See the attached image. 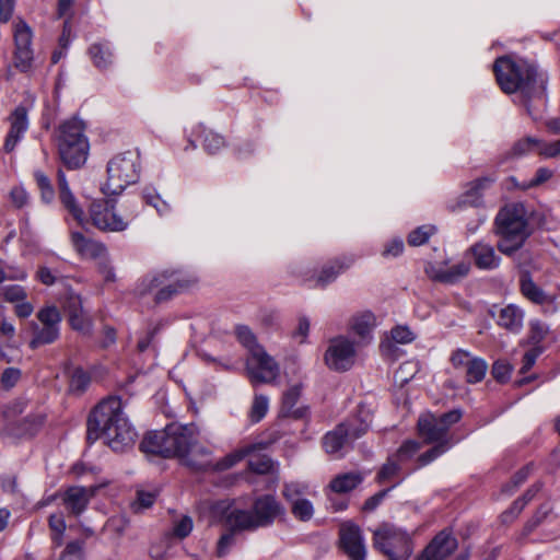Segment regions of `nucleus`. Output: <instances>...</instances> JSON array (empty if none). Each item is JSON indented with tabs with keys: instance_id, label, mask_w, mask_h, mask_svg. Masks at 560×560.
<instances>
[{
	"instance_id": "1",
	"label": "nucleus",
	"mask_w": 560,
	"mask_h": 560,
	"mask_svg": "<svg viewBox=\"0 0 560 560\" xmlns=\"http://www.w3.org/2000/svg\"><path fill=\"white\" fill-rule=\"evenodd\" d=\"M140 448L145 454L178 457L185 465L195 469L211 467L222 471L250 455L256 445L244 446L213 463L211 450L199 441V431L195 424L171 423L161 431L149 432L141 441Z\"/></svg>"
},
{
	"instance_id": "2",
	"label": "nucleus",
	"mask_w": 560,
	"mask_h": 560,
	"mask_svg": "<svg viewBox=\"0 0 560 560\" xmlns=\"http://www.w3.org/2000/svg\"><path fill=\"white\" fill-rule=\"evenodd\" d=\"M102 433L114 452L130 450L137 439V432L122 412V402L118 397H108L101 401L88 420V440L95 441Z\"/></svg>"
},
{
	"instance_id": "3",
	"label": "nucleus",
	"mask_w": 560,
	"mask_h": 560,
	"mask_svg": "<svg viewBox=\"0 0 560 560\" xmlns=\"http://www.w3.org/2000/svg\"><path fill=\"white\" fill-rule=\"evenodd\" d=\"M493 232L502 254L511 256L521 249L532 233L525 206L521 202L504 206L494 219Z\"/></svg>"
},
{
	"instance_id": "4",
	"label": "nucleus",
	"mask_w": 560,
	"mask_h": 560,
	"mask_svg": "<svg viewBox=\"0 0 560 560\" xmlns=\"http://www.w3.org/2000/svg\"><path fill=\"white\" fill-rule=\"evenodd\" d=\"M460 418L462 412L459 410H452L440 417L425 413L419 418L418 429L420 435L425 439L427 442L439 443L420 456L422 465L431 463L448 450V429L451 425L458 422Z\"/></svg>"
},
{
	"instance_id": "5",
	"label": "nucleus",
	"mask_w": 560,
	"mask_h": 560,
	"mask_svg": "<svg viewBox=\"0 0 560 560\" xmlns=\"http://www.w3.org/2000/svg\"><path fill=\"white\" fill-rule=\"evenodd\" d=\"M141 174V158L137 150H128L113 156L107 163V179L102 191L107 196L119 195L136 184Z\"/></svg>"
},
{
	"instance_id": "6",
	"label": "nucleus",
	"mask_w": 560,
	"mask_h": 560,
	"mask_svg": "<svg viewBox=\"0 0 560 560\" xmlns=\"http://www.w3.org/2000/svg\"><path fill=\"white\" fill-rule=\"evenodd\" d=\"M89 148L82 120L72 118L60 125L58 151L61 161L69 168H78L85 163Z\"/></svg>"
},
{
	"instance_id": "7",
	"label": "nucleus",
	"mask_w": 560,
	"mask_h": 560,
	"mask_svg": "<svg viewBox=\"0 0 560 560\" xmlns=\"http://www.w3.org/2000/svg\"><path fill=\"white\" fill-rule=\"evenodd\" d=\"M373 547L388 560H408L413 551L409 533L388 523L373 532Z\"/></svg>"
},
{
	"instance_id": "8",
	"label": "nucleus",
	"mask_w": 560,
	"mask_h": 560,
	"mask_svg": "<svg viewBox=\"0 0 560 560\" xmlns=\"http://www.w3.org/2000/svg\"><path fill=\"white\" fill-rule=\"evenodd\" d=\"M360 415L363 416L360 427L354 428L353 421L341 422L325 434L323 447L327 454H340L348 442L359 439L369 431L373 418V408L370 405H361Z\"/></svg>"
},
{
	"instance_id": "9",
	"label": "nucleus",
	"mask_w": 560,
	"mask_h": 560,
	"mask_svg": "<svg viewBox=\"0 0 560 560\" xmlns=\"http://www.w3.org/2000/svg\"><path fill=\"white\" fill-rule=\"evenodd\" d=\"M187 285L188 282L182 280L178 272L164 270L143 277L135 291L139 296H144L156 290L155 300L162 302Z\"/></svg>"
},
{
	"instance_id": "10",
	"label": "nucleus",
	"mask_w": 560,
	"mask_h": 560,
	"mask_svg": "<svg viewBox=\"0 0 560 560\" xmlns=\"http://www.w3.org/2000/svg\"><path fill=\"white\" fill-rule=\"evenodd\" d=\"M497 81L505 93L523 89L533 78V70L523 62H515L510 57H500L493 65Z\"/></svg>"
},
{
	"instance_id": "11",
	"label": "nucleus",
	"mask_w": 560,
	"mask_h": 560,
	"mask_svg": "<svg viewBox=\"0 0 560 560\" xmlns=\"http://www.w3.org/2000/svg\"><path fill=\"white\" fill-rule=\"evenodd\" d=\"M38 322H31L33 338L30 341V348L36 349L44 345L56 341L59 337V326L61 316L55 306H46L38 311Z\"/></svg>"
},
{
	"instance_id": "12",
	"label": "nucleus",
	"mask_w": 560,
	"mask_h": 560,
	"mask_svg": "<svg viewBox=\"0 0 560 560\" xmlns=\"http://www.w3.org/2000/svg\"><path fill=\"white\" fill-rule=\"evenodd\" d=\"M246 375L253 386L273 384L279 376V365L264 348H254L246 360Z\"/></svg>"
},
{
	"instance_id": "13",
	"label": "nucleus",
	"mask_w": 560,
	"mask_h": 560,
	"mask_svg": "<svg viewBox=\"0 0 560 560\" xmlns=\"http://www.w3.org/2000/svg\"><path fill=\"white\" fill-rule=\"evenodd\" d=\"M89 217L92 224L104 232H121L131 221V218H122L118 214L114 203L106 199L94 200L90 206Z\"/></svg>"
},
{
	"instance_id": "14",
	"label": "nucleus",
	"mask_w": 560,
	"mask_h": 560,
	"mask_svg": "<svg viewBox=\"0 0 560 560\" xmlns=\"http://www.w3.org/2000/svg\"><path fill=\"white\" fill-rule=\"evenodd\" d=\"M354 342L346 336H338L329 341L325 352V363L335 371H347L355 361Z\"/></svg>"
},
{
	"instance_id": "15",
	"label": "nucleus",
	"mask_w": 560,
	"mask_h": 560,
	"mask_svg": "<svg viewBox=\"0 0 560 560\" xmlns=\"http://www.w3.org/2000/svg\"><path fill=\"white\" fill-rule=\"evenodd\" d=\"M450 361L455 370L465 375V380L468 383L481 382L488 370V364L483 359L475 357L464 349L455 350Z\"/></svg>"
},
{
	"instance_id": "16",
	"label": "nucleus",
	"mask_w": 560,
	"mask_h": 560,
	"mask_svg": "<svg viewBox=\"0 0 560 560\" xmlns=\"http://www.w3.org/2000/svg\"><path fill=\"white\" fill-rule=\"evenodd\" d=\"M13 35L15 42L14 66L20 71L26 72L33 62L32 30L24 21L19 20L14 23Z\"/></svg>"
},
{
	"instance_id": "17",
	"label": "nucleus",
	"mask_w": 560,
	"mask_h": 560,
	"mask_svg": "<svg viewBox=\"0 0 560 560\" xmlns=\"http://www.w3.org/2000/svg\"><path fill=\"white\" fill-rule=\"evenodd\" d=\"M308 490V486L303 482L285 483L282 494L291 503V512L295 518L306 522L314 515V506L312 502L302 498Z\"/></svg>"
},
{
	"instance_id": "18",
	"label": "nucleus",
	"mask_w": 560,
	"mask_h": 560,
	"mask_svg": "<svg viewBox=\"0 0 560 560\" xmlns=\"http://www.w3.org/2000/svg\"><path fill=\"white\" fill-rule=\"evenodd\" d=\"M252 510L258 528L270 526L277 518L285 514L283 505L270 494L258 497L254 501Z\"/></svg>"
},
{
	"instance_id": "19",
	"label": "nucleus",
	"mask_w": 560,
	"mask_h": 560,
	"mask_svg": "<svg viewBox=\"0 0 560 560\" xmlns=\"http://www.w3.org/2000/svg\"><path fill=\"white\" fill-rule=\"evenodd\" d=\"M339 535L341 547L351 560H365L366 547L361 529L357 525L342 524Z\"/></svg>"
},
{
	"instance_id": "20",
	"label": "nucleus",
	"mask_w": 560,
	"mask_h": 560,
	"mask_svg": "<svg viewBox=\"0 0 560 560\" xmlns=\"http://www.w3.org/2000/svg\"><path fill=\"white\" fill-rule=\"evenodd\" d=\"M10 129L5 137L4 150L12 152L28 129V113L25 106H18L8 117Z\"/></svg>"
},
{
	"instance_id": "21",
	"label": "nucleus",
	"mask_w": 560,
	"mask_h": 560,
	"mask_svg": "<svg viewBox=\"0 0 560 560\" xmlns=\"http://www.w3.org/2000/svg\"><path fill=\"white\" fill-rule=\"evenodd\" d=\"M97 490L98 487L96 486L70 487L65 491L62 495L63 504L71 514L78 516L85 511L90 500L95 495Z\"/></svg>"
},
{
	"instance_id": "22",
	"label": "nucleus",
	"mask_w": 560,
	"mask_h": 560,
	"mask_svg": "<svg viewBox=\"0 0 560 560\" xmlns=\"http://www.w3.org/2000/svg\"><path fill=\"white\" fill-rule=\"evenodd\" d=\"M57 176L59 199L61 203L80 225H84L88 222V219L84 210L79 206L77 198L72 194L65 173L62 171H58Z\"/></svg>"
},
{
	"instance_id": "23",
	"label": "nucleus",
	"mask_w": 560,
	"mask_h": 560,
	"mask_svg": "<svg viewBox=\"0 0 560 560\" xmlns=\"http://www.w3.org/2000/svg\"><path fill=\"white\" fill-rule=\"evenodd\" d=\"M521 291L523 295L533 303L539 304L544 307L546 313H555L557 310L555 299L547 295L528 275L521 278Z\"/></svg>"
},
{
	"instance_id": "24",
	"label": "nucleus",
	"mask_w": 560,
	"mask_h": 560,
	"mask_svg": "<svg viewBox=\"0 0 560 560\" xmlns=\"http://www.w3.org/2000/svg\"><path fill=\"white\" fill-rule=\"evenodd\" d=\"M71 243L75 252L86 259H103L106 258V247L96 241L85 237L80 232L71 233Z\"/></svg>"
},
{
	"instance_id": "25",
	"label": "nucleus",
	"mask_w": 560,
	"mask_h": 560,
	"mask_svg": "<svg viewBox=\"0 0 560 560\" xmlns=\"http://www.w3.org/2000/svg\"><path fill=\"white\" fill-rule=\"evenodd\" d=\"M469 250L475 265L479 269L492 270L498 268L501 264V257L497 254L495 248L485 241L477 242Z\"/></svg>"
},
{
	"instance_id": "26",
	"label": "nucleus",
	"mask_w": 560,
	"mask_h": 560,
	"mask_svg": "<svg viewBox=\"0 0 560 560\" xmlns=\"http://www.w3.org/2000/svg\"><path fill=\"white\" fill-rule=\"evenodd\" d=\"M377 325L376 317L371 311L355 313L350 319V330L358 336L363 343L372 340V332Z\"/></svg>"
},
{
	"instance_id": "27",
	"label": "nucleus",
	"mask_w": 560,
	"mask_h": 560,
	"mask_svg": "<svg viewBox=\"0 0 560 560\" xmlns=\"http://www.w3.org/2000/svg\"><path fill=\"white\" fill-rule=\"evenodd\" d=\"M495 317L498 325L512 332H518L523 327L524 312L514 304L500 308Z\"/></svg>"
},
{
	"instance_id": "28",
	"label": "nucleus",
	"mask_w": 560,
	"mask_h": 560,
	"mask_svg": "<svg viewBox=\"0 0 560 560\" xmlns=\"http://www.w3.org/2000/svg\"><path fill=\"white\" fill-rule=\"evenodd\" d=\"M69 320L73 329L81 332H89L91 327L90 318L84 314L81 307L79 296L71 298L68 305Z\"/></svg>"
},
{
	"instance_id": "29",
	"label": "nucleus",
	"mask_w": 560,
	"mask_h": 560,
	"mask_svg": "<svg viewBox=\"0 0 560 560\" xmlns=\"http://www.w3.org/2000/svg\"><path fill=\"white\" fill-rule=\"evenodd\" d=\"M350 266V261L346 259H336L325 264L318 275L316 276V283L319 285H326L342 273Z\"/></svg>"
},
{
	"instance_id": "30",
	"label": "nucleus",
	"mask_w": 560,
	"mask_h": 560,
	"mask_svg": "<svg viewBox=\"0 0 560 560\" xmlns=\"http://www.w3.org/2000/svg\"><path fill=\"white\" fill-rule=\"evenodd\" d=\"M226 522L235 529L254 530L258 528L253 510L234 509L226 515Z\"/></svg>"
},
{
	"instance_id": "31",
	"label": "nucleus",
	"mask_w": 560,
	"mask_h": 560,
	"mask_svg": "<svg viewBox=\"0 0 560 560\" xmlns=\"http://www.w3.org/2000/svg\"><path fill=\"white\" fill-rule=\"evenodd\" d=\"M90 58L100 70L107 69L113 65L114 56L110 46L107 43H95L89 48Z\"/></svg>"
},
{
	"instance_id": "32",
	"label": "nucleus",
	"mask_w": 560,
	"mask_h": 560,
	"mask_svg": "<svg viewBox=\"0 0 560 560\" xmlns=\"http://www.w3.org/2000/svg\"><path fill=\"white\" fill-rule=\"evenodd\" d=\"M362 481V474L351 471L336 476L329 487L334 492L346 493L357 488Z\"/></svg>"
},
{
	"instance_id": "33",
	"label": "nucleus",
	"mask_w": 560,
	"mask_h": 560,
	"mask_svg": "<svg viewBox=\"0 0 560 560\" xmlns=\"http://www.w3.org/2000/svg\"><path fill=\"white\" fill-rule=\"evenodd\" d=\"M199 137L202 138V145L207 152L210 154L218 153L225 145L224 138L213 132L212 130L206 129L205 126L200 125L197 128Z\"/></svg>"
},
{
	"instance_id": "34",
	"label": "nucleus",
	"mask_w": 560,
	"mask_h": 560,
	"mask_svg": "<svg viewBox=\"0 0 560 560\" xmlns=\"http://www.w3.org/2000/svg\"><path fill=\"white\" fill-rule=\"evenodd\" d=\"M489 178H478L475 182L471 183L470 188L466 191V194L462 197L457 208H460L462 206L469 203L471 206L479 205L480 194L479 191L486 188L490 184Z\"/></svg>"
},
{
	"instance_id": "35",
	"label": "nucleus",
	"mask_w": 560,
	"mask_h": 560,
	"mask_svg": "<svg viewBox=\"0 0 560 560\" xmlns=\"http://www.w3.org/2000/svg\"><path fill=\"white\" fill-rule=\"evenodd\" d=\"M541 139L535 137H526L517 141L513 148L512 153L515 156H522L529 153H536L540 156Z\"/></svg>"
},
{
	"instance_id": "36",
	"label": "nucleus",
	"mask_w": 560,
	"mask_h": 560,
	"mask_svg": "<svg viewBox=\"0 0 560 560\" xmlns=\"http://www.w3.org/2000/svg\"><path fill=\"white\" fill-rule=\"evenodd\" d=\"M539 491V487L535 486L530 488L522 499L516 500L512 508L502 514V521L504 523L513 521L524 509V506L535 497Z\"/></svg>"
},
{
	"instance_id": "37",
	"label": "nucleus",
	"mask_w": 560,
	"mask_h": 560,
	"mask_svg": "<svg viewBox=\"0 0 560 560\" xmlns=\"http://www.w3.org/2000/svg\"><path fill=\"white\" fill-rule=\"evenodd\" d=\"M269 398L262 394H255L248 417L252 422H259L268 412Z\"/></svg>"
},
{
	"instance_id": "38",
	"label": "nucleus",
	"mask_w": 560,
	"mask_h": 560,
	"mask_svg": "<svg viewBox=\"0 0 560 560\" xmlns=\"http://www.w3.org/2000/svg\"><path fill=\"white\" fill-rule=\"evenodd\" d=\"M34 178L40 191L42 200L46 203L52 202V200L55 199V189L47 175L42 171H35Z\"/></svg>"
},
{
	"instance_id": "39",
	"label": "nucleus",
	"mask_w": 560,
	"mask_h": 560,
	"mask_svg": "<svg viewBox=\"0 0 560 560\" xmlns=\"http://www.w3.org/2000/svg\"><path fill=\"white\" fill-rule=\"evenodd\" d=\"M48 525L52 532V544L55 547H60L63 544V534L67 528L62 514H51L48 520Z\"/></svg>"
},
{
	"instance_id": "40",
	"label": "nucleus",
	"mask_w": 560,
	"mask_h": 560,
	"mask_svg": "<svg viewBox=\"0 0 560 560\" xmlns=\"http://www.w3.org/2000/svg\"><path fill=\"white\" fill-rule=\"evenodd\" d=\"M552 175H553V172L550 168L539 167L536 171V174L532 179L524 180L521 184L514 183V186L518 187L523 190H526V189L534 188V187L545 184L547 180H549L552 177Z\"/></svg>"
},
{
	"instance_id": "41",
	"label": "nucleus",
	"mask_w": 560,
	"mask_h": 560,
	"mask_svg": "<svg viewBox=\"0 0 560 560\" xmlns=\"http://www.w3.org/2000/svg\"><path fill=\"white\" fill-rule=\"evenodd\" d=\"M435 233V226L422 225L410 232L408 243L411 246H421Z\"/></svg>"
},
{
	"instance_id": "42",
	"label": "nucleus",
	"mask_w": 560,
	"mask_h": 560,
	"mask_svg": "<svg viewBox=\"0 0 560 560\" xmlns=\"http://www.w3.org/2000/svg\"><path fill=\"white\" fill-rule=\"evenodd\" d=\"M89 383L90 376L84 370L77 368L71 372L69 384L71 392L81 393L88 387Z\"/></svg>"
},
{
	"instance_id": "43",
	"label": "nucleus",
	"mask_w": 560,
	"mask_h": 560,
	"mask_svg": "<svg viewBox=\"0 0 560 560\" xmlns=\"http://www.w3.org/2000/svg\"><path fill=\"white\" fill-rule=\"evenodd\" d=\"M470 270L469 262L459 261L453 266H447V277L445 278V283H455L459 281L462 278L466 277Z\"/></svg>"
},
{
	"instance_id": "44",
	"label": "nucleus",
	"mask_w": 560,
	"mask_h": 560,
	"mask_svg": "<svg viewBox=\"0 0 560 560\" xmlns=\"http://www.w3.org/2000/svg\"><path fill=\"white\" fill-rule=\"evenodd\" d=\"M418 363L413 361H407L402 363L398 370L395 372V380L400 385H404L409 380H411L415 374L418 372Z\"/></svg>"
},
{
	"instance_id": "45",
	"label": "nucleus",
	"mask_w": 560,
	"mask_h": 560,
	"mask_svg": "<svg viewBox=\"0 0 560 560\" xmlns=\"http://www.w3.org/2000/svg\"><path fill=\"white\" fill-rule=\"evenodd\" d=\"M248 467L252 471L265 475L272 470L273 464L272 460L266 456H253L248 460Z\"/></svg>"
},
{
	"instance_id": "46",
	"label": "nucleus",
	"mask_w": 560,
	"mask_h": 560,
	"mask_svg": "<svg viewBox=\"0 0 560 560\" xmlns=\"http://www.w3.org/2000/svg\"><path fill=\"white\" fill-rule=\"evenodd\" d=\"M2 295L4 300L9 303L16 304L22 300H26L27 293L26 290L19 284L7 285L2 289Z\"/></svg>"
},
{
	"instance_id": "47",
	"label": "nucleus",
	"mask_w": 560,
	"mask_h": 560,
	"mask_svg": "<svg viewBox=\"0 0 560 560\" xmlns=\"http://www.w3.org/2000/svg\"><path fill=\"white\" fill-rule=\"evenodd\" d=\"M22 372L18 368H7L0 375V384L4 389L13 388L21 380Z\"/></svg>"
},
{
	"instance_id": "48",
	"label": "nucleus",
	"mask_w": 560,
	"mask_h": 560,
	"mask_svg": "<svg viewBox=\"0 0 560 560\" xmlns=\"http://www.w3.org/2000/svg\"><path fill=\"white\" fill-rule=\"evenodd\" d=\"M447 266V262H429L427 264L424 271L430 279L445 283Z\"/></svg>"
},
{
	"instance_id": "49",
	"label": "nucleus",
	"mask_w": 560,
	"mask_h": 560,
	"mask_svg": "<svg viewBox=\"0 0 560 560\" xmlns=\"http://www.w3.org/2000/svg\"><path fill=\"white\" fill-rule=\"evenodd\" d=\"M238 341L248 349L249 354L254 348H261L256 343V338L252 330L246 326H238L235 330Z\"/></svg>"
},
{
	"instance_id": "50",
	"label": "nucleus",
	"mask_w": 560,
	"mask_h": 560,
	"mask_svg": "<svg viewBox=\"0 0 560 560\" xmlns=\"http://www.w3.org/2000/svg\"><path fill=\"white\" fill-rule=\"evenodd\" d=\"M302 392V384L295 383L291 385L284 393L282 397L283 407L287 410H291L298 402Z\"/></svg>"
},
{
	"instance_id": "51",
	"label": "nucleus",
	"mask_w": 560,
	"mask_h": 560,
	"mask_svg": "<svg viewBox=\"0 0 560 560\" xmlns=\"http://www.w3.org/2000/svg\"><path fill=\"white\" fill-rule=\"evenodd\" d=\"M27 273L19 268L7 267L4 261L0 259V283L5 280H25Z\"/></svg>"
},
{
	"instance_id": "52",
	"label": "nucleus",
	"mask_w": 560,
	"mask_h": 560,
	"mask_svg": "<svg viewBox=\"0 0 560 560\" xmlns=\"http://www.w3.org/2000/svg\"><path fill=\"white\" fill-rule=\"evenodd\" d=\"M83 558V542L70 541L67 544L65 550L60 556V560H82Z\"/></svg>"
},
{
	"instance_id": "53",
	"label": "nucleus",
	"mask_w": 560,
	"mask_h": 560,
	"mask_svg": "<svg viewBox=\"0 0 560 560\" xmlns=\"http://www.w3.org/2000/svg\"><path fill=\"white\" fill-rule=\"evenodd\" d=\"M390 339L396 343H409L415 339V334L407 326H396L390 330Z\"/></svg>"
},
{
	"instance_id": "54",
	"label": "nucleus",
	"mask_w": 560,
	"mask_h": 560,
	"mask_svg": "<svg viewBox=\"0 0 560 560\" xmlns=\"http://www.w3.org/2000/svg\"><path fill=\"white\" fill-rule=\"evenodd\" d=\"M560 155V138L552 141L541 139L540 158L556 159Z\"/></svg>"
},
{
	"instance_id": "55",
	"label": "nucleus",
	"mask_w": 560,
	"mask_h": 560,
	"mask_svg": "<svg viewBox=\"0 0 560 560\" xmlns=\"http://www.w3.org/2000/svg\"><path fill=\"white\" fill-rule=\"evenodd\" d=\"M10 200L16 208H23L30 202V196L24 187L14 186L10 191Z\"/></svg>"
},
{
	"instance_id": "56",
	"label": "nucleus",
	"mask_w": 560,
	"mask_h": 560,
	"mask_svg": "<svg viewBox=\"0 0 560 560\" xmlns=\"http://www.w3.org/2000/svg\"><path fill=\"white\" fill-rule=\"evenodd\" d=\"M192 530V520L189 516H183L173 528V533L178 538L187 537Z\"/></svg>"
},
{
	"instance_id": "57",
	"label": "nucleus",
	"mask_w": 560,
	"mask_h": 560,
	"mask_svg": "<svg viewBox=\"0 0 560 560\" xmlns=\"http://www.w3.org/2000/svg\"><path fill=\"white\" fill-rule=\"evenodd\" d=\"M419 450V443L416 441H406L398 450L396 454L397 460L409 459Z\"/></svg>"
},
{
	"instance_id": "58",
	"label": "nucleus",
	"mask_w": 560,
	"mask_h": 560,
	"mask_svg": "<svg viewBox=\"0 0 560 560\" xmlns=\"http://www.w3.org/2000/svg\"><path fill=\"white\" fill-rule=\"evenodd\" d=\"M398 470V462L394 458H389L378 472L380 481H386L392 479L394 476L397 475Z\"/></svg>"
},
{
	"instance_id": "59",
	"label": "nucleus",
	"mask_w": 560,
	"mask_h": 560,
	"mask_svg": "<svg viewBox=\"0 0 560 560\" xmlns=\"http://www.w3.org/2000/svg\"><path fill=\"white\" fill-rule=\"evenodd\" d=\"M512 368L508 362L498 361L493 364L492 375L499 382H505L511 374Z\"/></svg>"
},
{
	"instance_id": "60",
	"label": "nucleus",
	"mask_w": 560,
	"mask_h": 560,
	"mask_svg": "<svg viewBox=\"0 0 560 560\" xmlns=\"http://www.w3.org/2000/svg\"><path fill=\"white\" fill-rule=\"evenodd\" d=\"M541 353V349L538 348V347H535L530 350H528L527 352H525L524 357H523V362H522V366H521V373L525 374L526 372H528L533 365L535 364L537 358L540 355Z\"/></svg>"
},
{
	"instance_id": "61",
	"label": "nucleus",
	"mask_w": 560,
	"mask_h": 560,
	"mask_svg": "<svg viewBox=\"0 0 560 560\" xmlns=\"http://www.w3.org/2000/svg\"><path fill=\"white\" fill-rule=\"evenodd\" d=\"M310 320L306 317H300L298 320V326L293 331V338H295L300 343L305 342L308 332H310Z\"/></svg>"
},
{
	"instance_id": "62",
	"label": "nucleus",
	"mask_w": 560,
	"mask_h": 560,
	"mask_svg": "<svg viewBox=\"0 0 560 560\" xmlns=\"http://www.w3.org/2000/svg\"><path fill=\"white\" fill-rule=\"evenodd\" d=\"M532 470H533L532 465H527V466L523 467L522 469H520L513 477V487L510 488V486L506 485L503 488V491L512 492L514 488L518 487L527 479V477L529 476Z\"/></svg>"
},
{
	"instance_id": "63",
	"label": "nucleus",
	"mask_w": 560,
	"mask_h": 560,
	"mask_svg": "<svg viewBox=\"0 0 560 560\" xmlns=\"http://www.w3.org/2000/svg\"><path fill=\"white\" fill-rule=\"evenodd\" d=\"M404 250V242L400 238H394L385 246L383 250L384 257H397Z\"/></svg>"
},
{
	"instance_id": "64",
	"label": "nucleus",
	"mask_w": 560,
	"mask_h": 560,
	"mask_svg": "<svg viewBox=\"0 0 560 560\" xmlns=\"http://www.w3.org/2000/svg\"><path fill=\"white\" fill-rule=\"evenodd\" d=\"M34 312V306L32 303L26 300H22L21 302L14 305V313L20 318H27Z\"/></svg>"
}]
</instances>
